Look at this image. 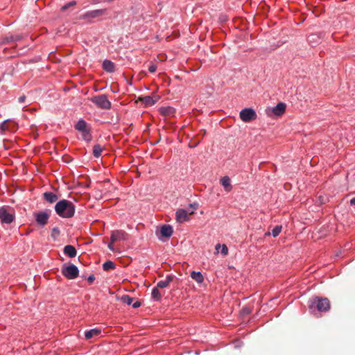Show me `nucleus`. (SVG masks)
Here are the masks:
<instances>
[{
  "label": "nucleus",
  "mask_w": 355,
  "mask_h": 355,
  "mask_svg": "<svg viewBox=\"0 0 355 355\" xmlns=\"http://www.w3.org/2000/svg\"><path fill=\"white\" fill-rule=\"evenodd\" d=\"M55 211L59 216L69 218L74 216L75 206L71 202L64 199L56 203Z\"/></svg>",
  "instance_id": "1"
},
{
  "label": "nucleus",
  "mask_w": 355,
  "mask_h": 355,
  "mask_svg": "<svg viewBox=\"0 0 355 355\" xmlns=\"http://www.w3.org/2000/svg\"><path fill=\"white\" fill-rule=\"evenodd\" d=\"M15 220V210L8 206L0 207V221L4 225H10Z\"/></svg>",
  "instance_id": "2"
},
{
  "label": "nucleus",
  "mask_w": 355,
  "mask_h": 355,
  "mask_svg": "<svg viewBox=\"0 0 355 355\" xmlns=\"http://www.w3.org/2000/svg\"><path fill=\"white\" fill-rule=\"evenodd\" d=\"M198 207V204L197 202H194L190 204L189 206L187 209H179L176 211V220L178 223H183L187 221L189 218V215H191L193 214L194 210L197 209Z\"/></svg>",
  "instance_id": "3"
},
{
  "label": "nucleus",
  "mask_w": 355,
  "mask_h": 355,
  "mask_svg": "<svg viewBox=\"0 0 355 355\" xmlns=\"http://www.w3.org/2000/svg\"><path fill=\"white\" fill-rule=\"evenodd\" d=\"M107 14L106 9H98L88 11L80 16V19L88 20L91 21L92 19H99Z\"/></svg>",
  "instance_id": "4"
},
{
  "label": "nucleus",
  "mask_w": 355,
  "mask_h": 355,
  "mask_svg": "<svg viewBox=\"0 0 355 355\" xmlns=\"http://www.w3.org/2000/svg\"><path fill=\"white\" fill-rule=\"evenodd\" d=\"M92 102L101 109H110L111 107L110 101L108 100L107 96L104 94L93 97Z\"/></svg>",
  "instance_id": "5"
},
{
  "label": "nucleus",
  "mask_w": 355,
  "mask_h": 355,
  "mask_svg": "<svg viewBox=\"0 0 355 355\" xmlns=\"http://www.w3.org/2000/svg\"><path fill=\"white\" fill-rule=\"evenodd\" d=\"M315 305L319 311H327L330 309V302L329 300L324 298L315 297L311 302L310 306L312 308L313 306Z\"/></svg>",
  "instance_id": "6"
},
{
  "label": "nucleus",
  "mask_w": 355,
  "mask_h": 355,
  "mask_svg": "<svg viewBox=\"0 0 355 355\" xmlns=\"http://www.w3.org/2000/svg\"><path fill=\"white\" fill-rule=\"evenodd\" d=\"M62 275L69 279H73L78 276L79 270L73 264L62 268Z\"/></svg>",
  "instance_id": "7"
},
{
  "label": "nucleus",
  "mask_w": 355,
  "mask_h": 355,
  "mask_svg": "<svg viewBox=\"0 0 355 355\" xmlns=\"http://www.w3.org/2000/svg\"><path fill=\"white\" fill-rule=\"evenodd\" d=\"M241 119L244 122H249L257 118V114L254 110L251 108H245L240 112Z\"/></svg>",
  "instance_id": "8"
},
{
  "label": "nucleus",
  "mask_w": 355,
  "mask_h": 355,
  "mask_svg": "<svg viewBox=\"0 0 355 355\" xmlns=\"http://www.w3.org/2000/svg\"><path fill=\"white\" fill-rule=\"evenodd\" d=\"M37 224L40 227H44L48 223L49 214L46 211L35 212L33 214Z\"/></svg>",
  "instance_id": "9"
},
{
  "label": "nucleus",
  "mask_w": 355,
  "mask_h": 355,
  "mask_svg": "<svg viewBox=\"0 0 355 355\" xmlns=\"http://www.w3.org/2000/svg\"><path fill=\"white\" fill-rule=\"evenodd\" d=\"M128 239V234L123 230L113 231L111 234L110 240L112 243L118 241H125Z\"/></svg>",
  "instance_id": "10"
},
{
  "label": "nucleus",
  "mask_w": 355,
  "mask_h": 355,
  "mask_svg": "<svg viewBox=\"0 0 355 355\" xmlns=\"http://www.w3.org/2000/svg\"><path fill=\"white\" fill-rule=\"evenodd\" d=\"M173 228L169 225H164L160 228V234L162 237L168 239L173 234Z\"/></svg>",
  "instance_id": "11"
},
{
  "label": "nucleus",
  "mask_w": 355,
  "mask_h": 355,
  "mask_svg": "<svg viewBox=\"0 0 355 355\" xmlns=\"http://www.w3.org/2000/svg\"><path fill=\"white\" fill-rule=\"evenodd\" d=\"M139 101L146 106H152L158 101V98L156 97V98H154L150 96H145L140 97Z\"/></svg>",
  "instance_id": "12"
},
{
  "label": "nucleus",
  "mask_w": 355,
  "mask_h": 355,
  "mask_svg": "<svg viewBox=\"0 0 355 355\" xmlns=\"http://www.w3.org/2000/svg\"><path fill=\"white\" fill-rule=\"evenodd\" d=\"M21 39H22V36L19 35H6V36H5L2 39V41L1 42V44H8V43H11V42H16V41L21 40Z\"/></svg>",
  "instance_id": "13"
},
{
  "label": "nucleus",
  "mask_w": 355,
  "mask_h": 355,
  "mask_svg": "<svg viewBox=\"0 0 355 355\" xmlns=\"http://www.w3.org/2000/svg\"><path fill=\"white\" fill-rule=\"evenodd\" d=\"M286 110V104L284 103H279L275 107L272 108V112L276 116H281Z\"/></svg>",
  "instance_id": "14"
},
{
  "label": "nucleus",
  "mask_w": 355,
  "mask_h": 355,
  "mask_svg": "<svg viewBox=\"0 0 355 355\" xmlns=\"http://www.w3.org/2000/svg\"><path fill=\"white\" fill-rule=\"evenodd\" d=\"M64 253L70 258L75 257L77 254L76 248L71 245H67L64 248Z\"/></svg>",
  "instance_id": "15"
},
{
  "label": "nucleus",
  "mask_w": 355,
  "mask_h": 355,
  "mask_svg": "<svg viewBox=\"0 0 355 355\" xmlns=\"http://www.w3.org/2000/svg\"><path fill=\"white\" fill-rule=\"evenodd\" d=\"M101 331L99 329H92L85 332V338L87 340H89L93 337L98 336L101 334Z\"/></svg>",
  "instance_id": "16"
},
{
  "label": "nucleus",
  "mask_w": 355,
  "mask_h": 355,
  "mask_svg": "<svg viewBox=\"0 0 355 355\" xmlns=\"http://www.w3.org/2000/svg\"><path fill=\"white\" fill-rule=\"evenodd\" d=\"M103 69L107 72H114V64L110 60H105L103 62Z\"/></svg>",
  "instance_id": "17"
},
{
  "label": "nucleus",
  "mask_w": 355,
  "mask_h": 355,
  "mask_svg": "<svg viewBox=\"0 0 355 355\" xmlns=\"http://www.w3.org/2000/svg\"><path fill=\"white\" fill-rule=\"evenodd\" d=\"M44 198L50 203H53L58 199V196L53 192H45L44 193Z\"/></svg>",
  "instance_id": "18"
},
{
  "label": "nucleus",
  "mask_w": 355,
  "mask_h": 355,
  "mask_svg": "<svg viewBox=\"0 0 355 355\" xmlns=\"http://www.w3.org/2000/svg\"><path fill=\"white\" fill-rule=\"evenodd\" d=\"M220 182L226 191H231L232 187L231 181H230V179L229 177L225 176V177L222 178L220 180Z\"/></svg>",
  "instance_id": "19"
},
{
  "label": "nucleus",
  "mask_w": 355,
  "mask_h": 355,
  "mask_svg": "<svg viewBox=\"0 0 355 355\" xmlns=\"http://www.w3.org/2000/svg\"><path fill=\"white\" fill-rule=\"evenodd\" d=\"M79 132L81 133L82 138L83 140L87 141H89L92 140V135L90 132L89 127L84 129V130H81Z\"/></svg>",
  "instance_id": "20"
},
{
  "label": "nucleus",
  "mask_w": 355,
  "mask_h": 355,
  "mask_svg": "<svg viewBox=\"0 0 355 355\" xmlns=\"http://www.w3.org/2000/svg\"><path fill=\"white\" fill-rule=\"evenodd\" d=\"M88 127L89 126H88L87 123L83 119L78 120V122L76 123V124L75 125V129L76 130H78V132L81 131V130H84V129H85Z\"/></svg>",
  "instance_id": "21"
},
{
  "label": "nucleus",
  "mask_w": 355,
  "mask_h": 355,
  "mask_svg": "<svg viewBox=\"0 0 355 355\" xmlns=\"http://www.w3.org/2000/svg\"><path fill=\"white\" fill-rule=\"evenodd\" d=\"M160 113L165 116L173 115L175 112V109L171 107H162L159 110Z\"/></svg>",
  "instance_id": "22"
},
{
  "label": "nucleus",
  "mask_w": 355,
  "mask_h": 355,
  "mask_svg": "<svg viewBox=\"0 0 355 355\" xmlns=\"http://www.w3.org/2000/svg\"><path fill=\"white\" fill-rule=\"evenodd\" d=\"M152 298L155 301H159L162 298V295L159 291V288L154 287L151 293Z\"/></svg>",
  "instance_id": "23"
},
{
  "label": "nucleus",
  "mask_w": 355,
  "mask_h": 355,
  "mask_svg": "<svg viewBox=\"0 0 355 355\" xmlns=\"http://www.w3.org/2000/svg\"><path fill=\"white\" fill-rule=\"evenodd\" d=\"M171 280H172V278L171 277L168 276L165 280L159 281L157 284L156 286L159 288H165V287L168 286V285L171 282Z\"/></svg>",
  "instance_id": "24"
},
{
  "label": "nucleus",
  "mask_w": 355,
  "mask_h": 355,
  "mask_svg": "<svg viewBox=\"0 0 355 355\" xmlns=\"http://www.w3.org/2000/svg\"><path fill=\"white\" fill-rule=\"evenodd\" d=\"M9 121H10V119H6L0 124V128L2 131L13 130L15 129V127L10 128V126L6 125V123Z\"/></svg>",
  "instance_id": "25"
},
{
  "label": "nucleus",
  "mask_w": 355,
  "mask_h": 355,
  "mask_svg": "<svg viewBox=\"0 0 355 355\" xmlns=\"http://www.w3.org/2000/svg\"><path fill=\"white\" fill-rule=\"evenodd\" d=\"M102 150L103 148L99 144L95 145L93 148L94 156L96 157H99L101 155Z\"/></svg>",
  "instance_id": "26"
},
{
  "label": "nucleus",
  "mask_w": 355,
  "mask_h": 355,
  "mask_svg": "<svg viewBox=\"0 0 355 355\" xmlns=\"http://www.w3.org/2000/svg\"><path fill=\"white\" fill-rule=\"evenodd\" d=\"M121 301L123 302L124 304H126L128 305H130L132 304L134 301V298L130 297L128 295H124L121 297Z\"/></svg>",
  "instance_id": "27"
},
{
  "label": "nucleus",
  "mask_w": 355,
  "mask_h": 355,
  "mask_svg": "<svg viewBox=\"0 0 355 355\" xmlns=\"http://www.w3.org/2000/svg\"><path fill=\"white\" fill-rule=\"evenodd\" d=\"M114 267H115V265H114V262L112 261H107L103 264V268L105 271L111 270V269H114Z\"/></svg>",
  "instance_id": "28"
},
{
  "label": "nucleus",
  "mask_w": 355,
  "mask_h": 355,
  "mask_svg": "<svg viewBox=\"0 0 355 355\" xmlns=\"http://www.w3.org/2000/svg\"><path fill=\"white\" fill-rule=\"evenodd\" d=\"M282 227L281 225L275 226L272 230V235L273 237H277L281 232Z\"/></svg>",
  "instance_id": "29"
},
{
  "label": "nucleus",
  "mask_w": 355,
  "mask_h": 355,
  "mask_svg": "<svg viewBox=\"0 0 355 355\" xmlns=\"http://www.w3.org/2000/svg\"><path fill=\"white\" fill-rule=\"evenodd\" d=\"M76 1H71L66 4H64V6H62L61 8V10L62 11H65L67 10L68 8H69L70 7H72V6H74L76 5Z\"/></svg>",
  "instance_id": "30"
},
{
  "label": "nucleus",
  "mask_w": 355,
  "mask_h": 355,
  "mask_svg": "<svg viewBox=\"0 0 355 355\" xmlns=\"http://www.w3.org/2000/svg\"><path fill=\"white\" fill-rule=\"evenodd\" d=\"M191 277L192 279L196 280L198 283H200V271H192L191 272Z\"/></svg>",
  "instance_id": "31"
},
{
  "label": "nucleus",
  "mask_w": 355,
  "mask_h": 355,
  "mask_svg": "<svg viewBox=\"0 0 355 355\" xmlns=\"http://www.w3.org/2000/svg\"><path fill=\"white\" fill-rule=\"evenodd\" d=\"M60 234V230L58 227H53L52 230L51 236L53 238H56Z\"/></svg>",
  "instance_id": "32"
},
{
  "label": "nucleus",
  "mask_w": 355,
  "mask_h": 355,
  "mask_svg": "<svg viewBox=\"0 0 355 355\" xmlns=\"http://www.w3.org/2000/svg\"><path fill=\"white\" fill-rule=\"evenodd\" d=\"M156 70H157V66L153 63H150V64L148 67V71L150 73H154L156 71Z\"/></svg>",
  "instance_id": "33"
},
{
  "label": "nucleus",
  "mask_w": 355,
  "mask_h": 355,
  "mask_svg": "<svg viewBox=\"0 0 355 355\" xmlns=\"http://www.w3.org/2000/svg\"><path fill=\"white\" fill-rule=\"evenodd\" d=\"M213 90H214V89L212 87H209L207 89V93L204 94V95H205L206 97H209L212 94Z\"/></svg>",
  "instance_id": "34"
},
{
  "label": "nucleus",
  "mask_w": 355,
  "mask_h": 355,
  "mask_svg": "<svg viewBox=\"0 0 355 355\" xmlns=\"http://www.w3.org/2000/svg\"><path fill=\"white\" fill-rule=\"evenodd\" d=\"M228 249L225 245H223L222 249H221V253L224 255H226L227 254Z\"/></svg>",
  "instance_id": "35"
},
{
  "label": "nucleus",
  "mask_w": 355,
  "mask_h": 355,
  "mask_svg": "<svg viewBox=\"0 0 355 355\" xmlns=\"http://www.w3.org/2000/svg\"><path fill=\"white\" fill-rule=\"evenodd\" d=\"M132 305L133 308L137 309L141 306V302L139 300H136L135 302H132Z\"/></svg>",
  "instance_id": "36"
},
{
  "label": "nucleus",
  "mask_w": 355,
  "mask_h": 355,
  "mask_svg": "<svg viewBox=\"0 0 355 355\" xmlns=\"http://www.w3.org/2000/svg\"><path fill=\"white\" fill-rule=\"evenodd\" d=\"M95 280V277L94 275H91L87 277V281L89 284L93 283V282Z\"/></svg>",
  "instance_id": "37"
},
{
  "label": "nucleus",
  "mask_w": 355,
  "mask_h": 355,
  "mask_svg": "<svg viewBox=\"0 0 355 355\" xmlns=\"http://www.w3.org/2000/svg\"><path fill=\"white\" fill-rule=\"evenodd\" d=\"M113 243H112V241H110V243L108 244L107 247L111 251L114 252L115 250Z\"/></svg>",
  "instance_id": "38"
},
{
  "label": "nucleus",
  "mask_w": 355,
  "mask_h": 355,
  "mask_svg": "<svg viewBox=\"0 0 355 355\" xmlns=\"http://www.w3.org/2000/svg\"><path fill=\"white\" fill-rule=\"evenodd\" d=\"M26 100V96H21L19 98L18 101L20 103H24Z\"/></svg>",
  "instance_id": "39"
},
{
  "label": "nucleus",
  "mask_w": 355,
  "mask_h": 355,
  "mask_svg": "<svg viewBox=\"0 0 355 355\" xmlns=\"http://www.w3.org/2000/svg\"><path fill=\"white\" fill-rule=\"evenodd\" d=\"M113 0H100V1H94V3H99L100 1H103V2H111Z\"/></svg>",
  "instance_id": "40"
},
{
  "label": "nucleus",
  "mask_w": 355,
  "mask_h": 355,
  "mask_svg": "<svg viewBox=\"0 0 355 355\" xmlns=\"http://www.w3.org/2000/svg\"><path fill=\"white\" fill-rule=\"evenodd\" d=\"M350 205L352 206H355V198H353L350 200Z\"/></svg>",
  "instance_id": "41"
},
{
  "label": "nucleus",
  "mask_w": 355,
  "mask_h": 355,
  "mask_svg": "<svg viewBox=\"0 0 355 355\" xmlns=\"http://www.w3.org/2000/svg\"><path fill=\"white\" fill-rule=\"evenodd\" d=\"M197 145H198V142H197V143H195V144H191V143H189V146L190 148H194V147H196Z\"/></svg>",
  "instance_id": "42"
},
{
  "label": "nucleus",
  "mask_w": 355,
  "mask_h": 355,
  "mask_svg": "<svg viewBox=\"0 0 355 355\" xmlns=\"http://www.w3.org/2000/svg\"><path fill=\"white\" fill-rule=\"evenodd\" d=\"M200 282L201 284L203 282V278H202V276L201 275V280H200Z\"/></svg>",
  "instance_id": "43"
},
{
  "label": "nucleus",
  "mask_w": 355,
  "mask_h": 355,
  "mask_svg": "<svg viewBox=\"0 0 355 355\" xmlns=\"http://www.w3.org/2000/svg\"><path fill=\"white\" fill-rule=\"evenodd\" d=\"M266 236H269V235H270V232H267V233H266Z\"/></svg>",
  "instance_id": "44"
}]
</instances>
